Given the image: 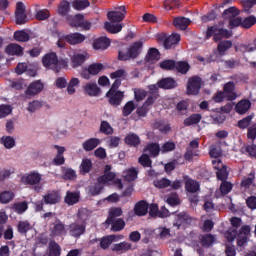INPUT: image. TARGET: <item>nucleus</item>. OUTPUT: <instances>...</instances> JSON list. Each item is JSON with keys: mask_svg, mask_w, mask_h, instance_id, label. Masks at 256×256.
<instances>
[{"mask_svg": "<svg viewBox=\"0 0 256 256\" xmlns=\"http://www.w3.org/2000/svg\"><path fill=\"white\" fill-rule=\"evenodd\" d=\"M57 42L56 45L57 47H60V49H63L67 43H69V45H79L81 43H83V41H85V39H87V37H85V35L81 34V33H71V34H65L63 32H57Z\"/></svg>", "mask_w": 256, "mask_h": 256, "instance_id": "f257e3e1", "label": "nucleus"}, {"mask_svg": "<svg viewBox=\"0 0 256 256\" xmlns=\"http://www.w3.org/2000/svg\"><path fill=\"white\" fill-rule=\"evenodd\" d=\"M42 65L46 69H51L57 73L61 71L62 67H67L69 61H67V59L59 60L55 52H50L42 57Z\"/></svg>", "mask_w": 256, "mask_h": 256, "instance_id": "f03ea898", "label": "nucleus"}, {"mask_svg": "<svg viewBox=\"0 0 256 256\" xmlns=\"http://www.w3.org/2000/svg\"><path fill=\"white\" fill-rule=\"evenodd\" d=\"M43 175L37 171H32L24 174L21 177V183L24 185H31L36 193L43 191Z\"/></svg>", "mask_w": 256, "mask_h": 256, "instance_id": "7ed1b4c3", "label": "nucleus"}, {"mask_svg": "<svg viewBox=\"0 0 256 256\" xmlns=\"http://www.w3.org/2000/svg\"><path fill=\"white\" fill-rule=\"evenodd\" d=\"M143 51V42L138 41L133 43L127 50V52L120 51L118 53V59L120 61H129V59H137Z\"/></svg>", "mask_w": 256, "mask_h": 256, "instance_id": "20e7f679", "label": "nucleus"}, {"mask_svg": "<svg viewBox=\"0 0 256 256\" xmlns=\"http://www.w3.org/2000/svg\"><path fill=\"white\" fill-rule=\"evenodd\" d=\"M105 65L102 63H92L88 67H84L80 70V77L89 81L91 77H95V75H99L101 71H104Z\"/></svg>", "mask_w": 256, "mask_h": 256, "instance_id": "39448f33", "label": "nucleus"}, {"mask_svg": "<svg viewBox=\"0 0 256 256\" xmlns=\"http://www.w3.org/2000/svg\"><path fill=\"white\" fill-rule=\"evenodd\" d=\"M214 36V41L217 43V41H221V39H229L231 37V32L228 30H225L218 25H214L211 27H208L206 37L209 39V37Z\"/></svg>", "mask_w": 256, "mask_h": 256, "instance_id": "423d86ee", "label": "nucleus"}, {"mask_svg": "<svg viewBox=\"0 0 256 256\" xmlns=\"http://www.w3.org/2000/svg\"><path fill=\"white\" fill-rule=\"evenodd\" d=\"M239 15V10L235 7H231L224 11L223 17L224 19H229V28L233 29L234 27L242 26L243 20L241 17H237Z\"/></svg>", "mask_w": 256, "mask_h": 256, "instance_id": "0eeeda50", "label": "nucleus"}, {"mask_svg": "<svg viewBox=\"0 0 256 256\" xmlns=\"http://www.w3.org/2000/svg\"><path fill=\"white\" fill-rule=\"evenodd\" d=\"M67 21L70 25V27H81L82 29H85L86 31H89L91 29V22L85 20V17L83 14H77L75 16H69L67 18Z\"/></svg>", "mask_w": 256, "mask_h": 256, "instance_id": "6e6552de", "label": "nucleus"}, {"mask_svg": "<svg viewBox=\"0 0 256 256\" xmlns=\"http://www.w3.org/2000/svg\"><path fill=\"white\" fill-rule=\"evenodd\" d=\"M154 185L158 188V189H181L183 182H181V180H175L174 182H172L171 180L167 179V178H161L158 180L154 181Z\"/></svg>", "mask_w": 256, "mask_h": 256, "instance_id": "1a4fd4ad", "label": "nucleus"}, {"mask_svg": "<svg viewBox=\"0 0 256 256\" xmlns=\"http://www.w3.org/2000/svg\"><path fill=\"white\" fill-rule=\"evenodd\" d=\"M232 228H229L225 233L224 237L228 243H233L237 239V227H241V219L234 217L231 219Z\"/></svg>", "mask_w": 256, "mask_h": 256, "instance_id": "9d476101", "label": "nucleus"}, {"mask_svg": "<svg viewBox=\"0 0 256 256\" xmlns=\"http://www.w3.org/2000/svg\"><path fill=\"white\" fill-rule=\"evenodd\" d=\"M70 57V63L71 67L73 69H77L78 67H81L85 61L89 58V53L87 52H73L72 54H69Z\"/></svg>", "mask_w": 256, "mask_h": 256, "instance_id": "9b49d317", "label": "nucleus"}, {"mask_svg": "<svg viewBox=\"0 0 256 256\" xmlns=\"http://www.w3.org/2000/svg\"><path fill=\"white\" fill-rule=\"evenodd\" d=\"M201 85H203V80L200 77L193 76L189 78L187 82L188 95H197L201 91Z\"/></svg>", "mask_w": 256, "mask_h": 256, "instance_id": "f8f14e48", "label": "nucleus"}, {"mask_svg": "<svg viewBox=\"0 0 256 256\" xmlns=\"http://www.w3.org/2000/svg\"><path fill=\"white\" fill-rule=\"evenodd\" d=\"M115 177L113 172L104 173L102 177L98 178V183L100 185H116L118 189H123V184L119 179L115 180Z\"/></svg>", "mask_w": 256, "mask_h": 256, "instance_id": "ddd939ff", "label": "nucleus"}, {"mask_svg": "<svg viewBox=\"0 0 256 256\" xmlns=\"http://www.w3.org/2000/svg\"><path fill=\"white\" fill-rule=\"evenodd\" d=\"M125 13H127L125 6H120L116 10L108 12L107 17L113 23H121L125 19Z\"/></svg>", "mask_w": 256, "mask_h": 256, "instance_id": "4468645a", "label": "nucleus"}, {"mask_svg": "<svg viewBox=\"0 0 256 256\" xmlns=\"http://www.w3.org/2000/svg\"><path fill=\"white\" fill-rule=\"evenodd\" d=\"M16 23L17 25H23L27 23V14L25 13V4L18 2L16 4Z\"/></svg>", "mask_w": 256, "mask_h": 256, "instance_id": "2eb2a0df", "label": "nucleus"}, {"mask_svg": "<svg viewBox=\"0 0 256 256\" xmlns=\"http://www.w3.org/2000/svg\"><path fill=\"white\" fill-rule=\"evenodd\" d=\"M191 221V217L188 216L187 213L182 212L176 216L174 227H176V229H185L187 225H190Z\"/></svg>", "mask_w": 256, "mask_h": 256, "instance_id": "dca6fc26", "label": "nucleus"}, {"mask_svg": "<svg viewBox=\"0 0 256 256\" xmlns=\"http://www.w3.org/2000/svg\"><path fill=\"white\" fill-rule=\"evenodd\" d=\"M82 89L86 95H89V97H97L101 93V89H99L96 82H86L82 86Z\"/></svg>", "mask_w": 256, "mask_h": 256, "instance_id": "f3484780", "label": "nucleus"}, {"mask_svg": "<svg viewBox=\"0 0 256 256\" xmlns=\"http://www.w3.org/2000/svg\"><path fill=\"white\" fill-rule=\"evenodd\" d=\"M50 231L54 237L67 234V229H65V224H63L61 220H56L53 224H51Z\"/></svg>", "mask_w": 256, "mask_h": 256, "instance_id": "a211bd4d", "label": "nucleus"}, {"mask_svg": "<svg viewBox=\"0 0 256 256\" xmlns=\"http://www.w3.org/2000/svg\"><path fill=\"white\" fill-rule=\"evenodd\" d=\"M223 93L227 101H235V99H237V93H235V83H226L223 88Z\"/></svg>", "mask_w": 256, "mask_h": 256, "instance_id": "6ab92c4d", "label": "nucleus"}, {"mask_svg": "<svg viewBox=\"0 0 256 256\" xmlns=\"http://www.w3.org/2000/svg\"><path fill=\"white\" fill-rule=\"evenodd\" d=\"M199 147V140H192L189 144V147L187 148V152L185 154V159L187 161H191L193 157H197L199 155V150L197 148Z\"/></svg>", "mask_w": 256, "mask_h": 256, "instance_id": "aec40b11", "label": "nucleus"}, {"mask_svg": "<svg viewBox=\"0 0 256 256\" xmlns=\"http://www.w3.org/2000/svg\"><path fill=\"white\" fill-rule=\"evenodd\" d=\"M107 97H109V103H111V105H121V101H123V92L110 89L107 93Z\"/></svg>", "mask_w": 256, "mask_h": 256, "instance_id": "412c9836", "label": "nucleus"}, {"mask_svg": "<svg viewBox=\"0 0 256 256\" xmlns=\"http://www.w3.org/2000/svg\"><path fill=\"white\" fill-rule=\"evenodd\" d=\"M43 84L40 80L32 82L27 90H26V95H29L30 97H33L35 95H38V93H41L43 91Z\"/></svg>", "mask_w": 256, "mask_h": 256, "instance_id": "4be33fe9", "label": "nucleus"}, {"mask_svg": "<svg viewBox=\"0 0 256 256\" xmlns=\"http://www.w3.org/2000/svg\"><path fill=\"white\" fill-rule=\"evenodd\" d=\"M249 233H251V227L247 225L242 226L237 239L238 247H243L245 243H247V238L249 237Z\"/></svg>", "mask_w": 256, "mask_h": 256, "instance_id": "5701e85b", "label": "nucleus"}, {"mask_svg": "<svg viewBox=\"0 0 256 256\" xmlns=\"http://www.w3.org/2000/svg\"><path fill=\"white\" fill-rule=\"evenodd\" d=\"M43 199L46 205H55V203L61 201V194L57 191L48 192L43 196Z\"/></svg>", "mask_w": 256, "mask_h": 256, "instance_id": "b1692460", "label": "nucleus"}, {"mask_svg": "<svg viewBox=\"0 0 256 256\" xmlns=\"http://www.w3.org/2000/svg\"><path fill=\"white\" fill-rule=\"evenodd\" d=\"M249 109H251V101L247 99H243L235 105V111L239 113V115H245Z\"/></svg>", "mask_w": 256, "mask_h": 256, "instance_id": "393cba45", "label": "nucleus"}, {"mask_svg": "<svg viewBox=\"0 0 256 256\" xmlns=\"http://www.w3.org/2000/svg\"><path fill=\"white\" fill-rule=\"evenodd\" d=\"M53 149L57 151V155L53 160V163L55 165H63L65 163V157L63 156V153H65L66 148L64 146L54 145Z\"/></svg>", "mask_w": 256, "mask_h": 256, "instance_id": "a878e982", "label": "nucleus"}, {"mask_svg": "<svg viewBox=\"0 0 256 256\" xmlns=\"http://www.w3.org/2000/svg\"><path fill=\"white\" fill-rule=\"evenodd\" d=\"M79 85H81V80L77 77H72L66 86V91L68 95H75V93H77L76 87H79Z\"/></svg>", "mask_w": 256, "mask_h": 256, "instance_id": "bb28decb", "label": "nucleus"}, {"mask_svg": "<svg viewBox=\"0 0 256 256\" xmlns=\"http://www.w3.org/2000/svg\"><path fill=\"white\" fill-rule=\"evenodd\" d=\"M105 29L106 31H108V33H113V34L121 33V31L123 30V24L113 22V21L105 22Z\"/></svg>", "mask_w": 256, "mask_h": 256, "instance_id": "cd10ccee", "label": "nucleus"}, {"mask_svg": "<svg viewBox=\"0 0 256 256\" xmlns=\"http://www.w3.org/2000/svg\"><path fill=\"white\" fill-rule=\"evenodd\" d=\"M173 25L177 29H181L182 31H185V29H187V27L191 25V20L185 17H177V18H174Z\"/></svg>", "mask_w": 256, "mask_h": 256, "instance_id": "c85d7f7f", "label": "nucleus"}, {"mask_svg": "<svg viewBox=\"0 0 256 256\" xmlns=\"http://www.w3.org/2000/svg\"><path fill=\"white\" fill-rule=\"evenodd\" d=\"M109 45H111V40H109V38H107V37H101L94 41L93 49L105 50V49H107V47H109Z\"/></svg>", "mask_w": 256, "mask_h": 256, "instance_id": "c756f323", "label": "nucleus"}, {"mask_svg": "<svg viewBox=\"0 0 256 256\" xmlns=\"http://www.w3.org/2000/svg\"><path fill=\"white\" fill-rule=\"evenodd\" d=\"M99 145H101V140L99 138H90L82 144V147L84 151H93V149L99 147Z\"/></svg>", "mask_w": 256, "mask_h": 256, "instance_id": "7c9ffc66", "label": "nucleus"}, {"mask_svg": "<svg viewBox=\"0 0 256 256\" xmlns=\"http://www.w3.org/2000/svg\"><path fill=\"white\" fill-rule=\"evenodd\" d=\"M83 233H85L84 224L73 223L70 225V235H72V237H81Z\"/></svg>", "mask_w": 256, "mask_h": 256, "instance_id": "2f4dec72", "label": "nucleus"}, {"mask_svg": "<svg viewBox=\"0 0 256 256\" xmlns=\"http://www.w3.org/2000/svg\"><path fill=\"white\" fill-rule=\"evenodd\" d=\"M184 179H185L186 191H188L189 193H197V191L199 190V182L187 176L184 177Z\"/></svg>", "mask_w": 256, "mask_h": 256, "instance_id": "473e14b6", "label": "nucleus"}, {"mask_svg": "<svg viewBox=\"0 0 256 256\" xmlns=\"http://www.w3.org/2000/svg\"><path fill=\"white\" fill-rule=\"evenodd\" d=\"M134 211L139 217H143L149 211V204L145 201H140L135 205Z\"/></svg>", "mask_w": 256, "mask_h": 256, "instance_id": "72a5a7b5", "label": "nucleus"}, {"mask_svg": "<svg viewBox=\"0 0 256 256\" xmlns=\"http://www.w3.org/2000/svg\"><path fill=\"white\" fill-rule=\"evenodd\" d=\"M181 41V35L174 33L166 38L164 42L165 49H171L173 45H177Z\"/></svg>", "mask_w": 256, "mask_h": 256, "instance_id": "f704fd0d", "label": "nucleus"}, {"mask_svg": "<svg viewBox=\"0 0 256 256\" xmlns=\"http://www.w3.org/2000/svg\"><path fill=\"white\" fill-rule=\"evenodd\" d=\"M123 215V210L121 208H111L109 210V216L106 220L107 225H110V223H113L117 217H121Z\"/></svg>", "mask_w": 256, "mask_h": 256, "instance_id": "c9c22d12", "label": "nucleus"}, {"mask_svg": "<svg viewBox=\"0 0 256 256\" xmlns=\"http://www.w3.org/2000/svg\"><path fill=\"white\" fill-rule=\"evenodd\" d=\"M153 103H155V98L149 97L143 104V106L137 109L138 115L140 117H144V115H147V111H149V107H151Z\"/></svg>", "mask_w": 256, "mask_h": 256, "instance_id": "e433bc0d", "label": "nucleus"}, {"mask_svg": "<svg viewBox=\"0 0 256 256\" xmlns=\"http://www.w3.org/2000/svg\"><path fill=\"white\" fill-rule=\"evenodd\" d=\"M144 152L150 153L151 157H157L161 153V147L157 143H150L145 147Z\"/></svg>", "mask_w": 256, "mask_h": 256, "instance_id": "4c0bfd02", "label": "nucleus"}, {"mask_svg": "<svg viewBox=\"0 0 256 256\" xmlns=\"http://www.w3.org/2000/svg\"><path fill=\"white\" fill-rule=\"evenodd\" d=\"M158 86L160 89H174L177 87V82L173 78H164L158 82Z\"/></svg>", "mask_w": 256, "mask_h": 256, "instance_id": "58836bf2", "label": "nucleus"}, {"mask_svg": "<svg viewBox=\"0 0 256 256\" xmlns=\"http://www.w3.org/2000/svg\"><path fill=\"white\" fill-rule=\"evenodd\" d=\"M159 57H160L159 50L155 48H150L145 60H146V63H155L159 61Z\"/></svg>", "mask_w": 256, "mask_h": 256, "instance_id": "ea45409f", "label": "nucleus"}, {"mask_svg": "<svg viewBox=\"0 0 256 256\" xmlns=\"http://www.w3.org/2000/svg\"><path fill=\"white\" fill-rule=\"evenodd\" d=\"M5 51L8 55H23V47L19 44H10Z\"/></svg>", "mask_w": 256, "mask_h": 256, "instance_id": "a19ab883", "label": "nucleus"}, {"mask_svg": "<svg viewBox=\"0 0 256 256\" xmlns=\"http://www.w3.org/2000/svg\"><path fill=\"white\" fill-rule=\"evenodd\" d=\"M15 198V193L13 191H2L0 192V203L7 205L11 203V200Z\"/></svg>", "mask_w": 256, "mask_h": 256, "instance_id": "79ce46f5", "label": "nucleus"}, {"mask_svg": "<svg viewBox=\"0 0 256 256\" xmlns=\"http://www.w3.org/2000/svg\"><path fill=\"white\" fill-rule=\"evenodd\" d=\"M65 203H67V205H75V203H79V193L67 192L65 197Z\"/></svg>", "mask_w": 256, "mask_h": 256, "instance_id": "37998d69", "label": "nucleus"}, {"mask_svg": "<svg viewBox=\"0 0 256 256\" xmlns=\"http://www.w3.org/2000/svg\"><path fill=\"white\" fill-rule=\"evenodd\" d=\"M14 39L19 43H27L29 41V33L25 32V30H18L14 33Z\"/></svg>", "mask_w": 256, "mask_h": 256, "instance_id": "c03bdc74", "label": "nucleus"}, {"mask_svg": "<svg viewBox=\"0 0 256 256\" xmlns=\"http://www.w3.org/2000/svg\"><path fill=\"white\" fill-rule=\"evenodd\" d=\"M129 249H131V243L129 242H122L112 246V251H117L119 253H125V251H129Z\"/></svg>", "mask_w": 256, "mask_h": 256, "instance_id": "a18cd8bd", "label": "nucleus"}, {"mask_svg": "<svg viewBox=\"0 0 256 256\" xmlns=\"http://www.w3.org/2000/svg\"><path fill=\"white\" fill-rule=\"evenodd\" d=\"M91 5L88 0H75L72 2L73 9H76V11H83L84 9H87Z\"/></svg>", "mask_w": 256, "mask_h": 256, "instance_id": "49530a36", "label": "nucleus"}, {"mask_svg": "<svg viewBox=\"0 0 256 256\" xmlns=\"http://www.w3.org/2000/svg\"><path fill=\"white\" fill-rule=\"evenodd\" d=\"M125 142L127 145H132L133 147H137L141 143V139H139V136L137 134H128L125 138Z\"/></svg>", "mask_w": 256, "mask_h": 256, "instance_id": "de8ad7c7", "label": "nucleus"}, {"mask_svg": "<svg viewBox=\"0 0 256 256\" xmlns=\"http://www.w3.org/2000/svg\"><path fill=\"white\" fill-rule=\"evenodd\" d=\"M0 143L4 145L5 149H13L15 147V138L12 136H3Z\"/></svg>", "mask_w": 256, "mask_h": 256, "instance_id": "09e8293b", "label": "nucleus"}, {"mask_svg": "<svg viewBox=\"0 0 256 256\" xmlns=\"http://www.w3.org/2000/svg\"><path fill=\"white\" fill-rule=\"evenodd\" d=\"M232 47H233V42L229 40H225V41L219 42L217 49L220 55H223L225 51H229V49H231Z\"/></svg>", "mask_w": 256, "mask_h": 256, "instance_id": "8fccbe9b", "label": "nucleus"}, {"mask_svg": "<svg viewBox=\"0 0 256 256\" xmlns=\"http://www.w3.org/2000/svg\"><path fill=\"white\" fill-rule=\"evenodd\" d=\"M49 256H61V246L54 241L49 243Z\"/></svg>", "mask_w": 256, "mask_h": 256, "instance_id": "3c124183", "label": "nucleus"}, {"mask_svg": "<svg viewBox=\"0 0 256 256\" xmlns=\"http://www.w3.org/2000/svg\"><path fill=\"white\" fill-rule=\"evenodd\" d=\"M33 229V225L29 223V221H20L18 223V231L19 233L25 234L27 231H31Z\"/></svg>", "mask_w": 256, "mask_h": 256, "instance_id": "603ef678", "label": "nucleus"}, {"mask_svg": "<svg viewBox=\"0 0 256 256\" xmlns=\"http://www.w3.org/2000/svg\"><path fill=\"white\" fill-rule=\"evenodd\" d=\"M137 175V170L135 168H130L124 172L123 177L126 181H135V179H137Z\"/></svg>", "mask_w": 256, "mask_h": 256, "instance_id": "864d4df0", "label": "nucleus"}, {"mask_svg": "<svg viewBox=\"0 0 256 256\" xmlns=\"http://www.w3.org/2000/svg\"><path fill=\"white\" fill-rule=\"evenodd\" d=\"M175 69L177 70L178 73H182L183 75H185V73L189 71L190 66H189V63L185 61H180L175 63Z\"/></svg>", "mask_w": 256, "mask_h": 256, "instance_id": "5fc2aeb1", "label": "nucleus"}, {"mask_svg": "<svg viewBox=\"0 0 256 256\" xmlns=\"http://www.w3.org/2000/svg\"><path fill=\"white\" fill-rule=\"evenodd\" d=\"M93 168V162L89 159H83L80 165V172L81 173H89L91 169Z\"/></svg>", "mask_w": 256, "mask_h": 256, "instance_id": "6e6d98bb", "label": "nucleus"}, {"mask_svg": "<svg viewBox=\"0 0 256 256\" xmlns=\"http://www.w3.org/2000/svg\"><path fill=\"white\" fill-rule=\"evenodd\" d=\"M200 121L201 116L199 114H193L192 116L184 120V125H186V127H189L191 125H197V123H199Z\"/></svg>", "mask_w": 256, "mask_h": 256, "instance_id": "4d7b16f0", "label": "nucleus"}, {"mask_svg": "<svg viewBox=\"0 0 256 256\" xmlns=\"http://www.w3.org/2000/svg\"><path fill=\"white\" fill-rule=\"evenodd\" d=\"M111 79H127V70L121 68L110 74Z\"/></svg>", "mask_w": 256, "mask_h": 256, "instance_id": "13d9d810", "label": "nucleus"}, {"mask_svg": "<svg viewBox=\"0 0 256 256\" xmlns=\"http://www.w3.org/2000/svg\"><path fill=\"white\" fill-rule=\"evenodd\" d=\"M112 241H117L116 235H110V236L102 238V240L100 241L99 244L102 247V249H107L109 247V245H111Z\"/></svg>", "mask_w": 256, "mask_h": 256, "instance_id": "bf43d9fd", "label": "nucleus"}, {"mask_svg": "<svg viewBox=\"0 0 256 256\" xmlns=\"http://www.w3.org/2000/svg\"><path fill=\"white\" fill-rule=\"evenodd\" d=\"M110 225H112V231H123V229H125V220L117 219L111 222Z\"/></svg>", "mask_w": 256, "mask_h": 256, "instance_id": "052dcab7", "label": "nucleus"}, {"mask_svg": "<svg viewBox=\"0 0 256 256\" xmlns=\"http://www.w3.org/2000/svg\"><path fill=\"white\" fill-rule=\"evenodd\" d=\"M133 111H135V102L128 101L123 107L122 113H123L124 117H129V115H131V113H133Z\"/></svg>", "mask_w": 256, "mask_h": 256, "instance_id": "680f3d73", "label": "nucleus"}, {"mask_svg": "<svg viewBox=\"0 0 256 256\" xmlns=\"http://www.w3.org/2000/svg\"><path fill=\"white\" fill-rule=\"evenodd\" d=\"M201 243L203 247H211V245L215 243V236H213L212 234H206L202 236Z\"/></svg>", "mask_w": 256, "mask_h": 256, "instance_id": "e2e57ef3", "label": "nucleus"}, {"mask_svg": "<svg viewBox=\"0 0 256 256\" xmlns=\"http://www.w3.org/2000/svg\"><path fill=\"white\" fill-rule=\"evenodd\" d=\"M156 234L159 235L160 239H169L171 237V231L165 227L156 229Z\"/></svg>", "mask_w": 256, "mask_h": 256, "instance_id": "0e129e2a", "label": "nucleus"}, {"mask_svg": "<svg viewBox=\"0 0 256 256\" xmlns=\"http://www.w3.org/2000/svg\"><path fill=\"white\" fill-rule=\"evenodd\" d=\"M255 23H256L255 16H249V17L245 18L244 20H242V27H244V29H249V28L253 27V25H255Z\"/></svg>", "mask_w": 256, "mask_h": 256, "instance_id": "69168bd1", "label": "nucleus"}, {"mask_svg": "<svg viewBox=\"0 0 256 256\" xmlns=\"http://www.w3.org/2000/svg\"><path fill=\"white\" fill-rule=\"evenodd\" d=\"M13 209L16 213H25L26 209H28L27 202H18L13 205Z\"/></svg>", "mask_w": 256, "mask_h": 256, "instance_id": "338daca9", "label": "nucleus"}, {"mask_svg": "<svg viewBox=\"0 0 256 256\" xmlns=\"http://www.w3.org/2000/svg\"><path fill=\"white\" fill-rule=\"evenodd\" d=\"M138 163H140V165L143 167H151L152 165L151 158H149V155L147 154H142L138 159Z\"/></svg>", "mask_w": 256, "mask_h": 256, "instance_id": "774afa93", "label": "nucleus"}]
</instances>
